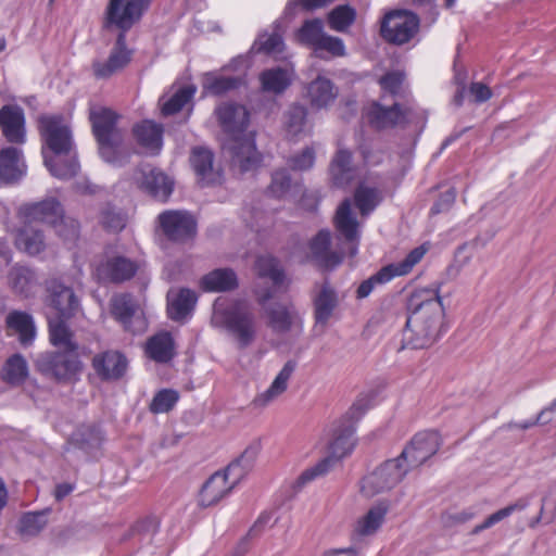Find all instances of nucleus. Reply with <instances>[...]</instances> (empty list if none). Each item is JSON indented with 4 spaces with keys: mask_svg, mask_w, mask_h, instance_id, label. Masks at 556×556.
I'll use <instances>...</instances> for the list:
<instances>
[{
    "mask_svg": "<svg viewBox=\"0 0 556 556\" xmlns=\"http://www.w3.org/2000/svg\"><path fill=\"white\" fill-rule=\"evenodd\" d=\"M404 341L413 349L433 344L443 331L444 308L440 288L420 289L410 298Z\"/></svg>",
    "mask_w": 556,
    "mask_h": 556,
    "instance_id": "f257e3e1",
    "label": "nucleus"
},
{
    "mask_svg": "<svg viewBox=\"0 0 556 556\" xmlns=\"http://www.w3.org/2000/svg\"><path fill=\"white\" fill-rule=\"evenodd\" d=\"M39 132L43 162L51 175L59 179L74 177L79 164L66 121L59 115H43L39 118Z\"/></svg>",
    "mask_w": 556,
    "mask_h": 556,
    "instance_id": "f03ea898",
    "label": "nucleus"
},
{
    "mask_svg": "<svg viewBox=\"0 0 556 556\" xmlns=\"http://www.w3.org/2000/svg\"><path fill=\"white\" fill-rule=\"evenodd\" d=\"M216 115L229 136L225 149L229 152L232 164L242 172L255 169L262 155L255 146V132L247 130V109L243 105L226 103L216 109Z\"/></svg>",
    "mask_w": 556,
    "mask_h": 556,
    "instance_id": "7ed1b4c3",
    "label": "nucleus"
},
{
    "mask_svg": "<svg viewBox=\"0 0 556 556\" xmlns=\"http://www.w3.org/2000/svg\"><path fill=\"white\" fill-rule=\"evenodd\" d=\"M211 324L213 327L226 329L238 349L249 348L257 338V318L243 301L217 298L213 305Z\"/></svg>",
    "mask_w": 556,
    "mask_h": 556,
    "instance_id": "20e7f679",
    "label": "nucleus"
},
{
    "mask_svg": "<svg viewBox=\"0 0 556 556\" xmlns=\"http://www.w3.org/2000/svg\"><path fill=\"white\" fill-rule=\"evenodd\" d=\"M90 119L103 161L117 167L125 165L128 162L129 153L124 135L116 126V114L109 109L98 108L90 112Z\"/></svg>",
    "mask_w": 556,
    "mask_h": 556,
    "instance_id": "39448f33",
    "label": "nucleus"
},
{
    "mask_svg": "<svg viewBox=\"0 0 556 556\" xmlns=\"http://www.w3.org/2000/svg\"><path fill=\"white\" fill-rule=\"evenodd\" d=\"M254 458L255 452L247 450L225 470L212 475L200 491L199 504L208 507L224 498L250 471Z\"/></svg>",
    "mask_w": 556,
    "mask_h": 556,
    "instance_id": "423d86ee",
    "label": "nucleus"
},
{
    "mask_svg": "<svg viewBox=\"0 0 556 556\" xmlns=\"http://www.w3.org/2000/svg\"><path fill=\"white\" fill-rule=\"evenodd\" d=\"M18 217L25 223L50 224L65 240H73L78 236V223L73 218L65 217L60 202L53 198L22 205L18 208Z\"/></svg>",
    "mask_w": 556,
    "mask_h": 556,
    "instance_id": "0eeeda50",
    "label": "nucleus"
},
{
    "mask_svg": "<svg viewBox=\"0 0 556 556\" xmlns=\"http://www.w3.org/2000/svg\"><path fill=\"white\" fill-rule=\"evenodd\" d=\"M353 434L354 429L350 424L343 427H336L333 429L332 440L329 444V455L316 465L305 469L296 480L298 485L303 486L316 478L326 475L336 463L349 455L354 448Z\"/></svg>",
    "mask_w": 556,
    "mask_h": 556,
    "instance_id": "6e6552de",
    "label": "nucleus"
},
{
    "mask_svg": "<svg viewBox=\"0 0 556 556\" xmlns=\"http://www.w3.org/2000/svg\"><path fill=\"white\" fill-rule=\"evenodd\" d=\"M418 16L407 10H394L384 14L380 24V35L388 42L404 45L418 31Z\"/></svg>",
    "mask_w": 556,
    "mask_h": 556,
    "instance_id": "1a4fd4ad",
    "label": "nucleus"
},
{
    "mask_svg": "<svg viewBox=\"0 0 556 556\" xmlns=\"http://www.w3.org/2000/svg\"><path fill=\"white\" fill-rule=\"evenodd\" d=\"M408 472L401 459L393 458L383 463L362 480L361 491L367 497L389 491L397 485Z\"/></svg>",
    "mask_w": 556,
    "mask_h": 556,
    "instance_id": "9d476101",
    "label": "nucleus"
},
{
    "mask_svg": "<svg viewBox=\"0 0 556 556\" xmlns=\"http://www.w3.org/2000/svg\"><path fill=\"white\" fill-rule=\"evenodd\" d=\"M426 252L427 249L424 245L417 247L403 261L382 267L378 273L359 285L356 291L357 298H367L377 285H383L395 277L407 275L421 261Z\"/></svg>",
    "mask_w": 556,
    "mask_h": 556,
    "instance_id": "9b49d317",
    "label": "nucleus"
},
{
    "mask_svg": "<svg viewBox=\"0 0 556 556\" xmlns=\"http://www.w3.org/2000/svg\"><path fill=\"white\" fill-rule=\"evenodd\" d=\"M35 365L40 372L56 380H71L81 368L76 350L42 353Z\"/></svg>",
    "mask_w": 556,
    "mask_h": 556,
    "instance_id": "f8f14e48",
    "label": "nucleus"
},
{
    "mask_svg": "<svg viewBox=\"0 0 556 556\" xmlns=\"http://www.w3.org/2000/svg\"><path fill=\"white\" fill-rule=\"evenodd\" d=\"M152 0H109L105 16L109 27L124 34L140 22Z\"/></svg>",
    "mask_w": 556,
    "mask_h": 556,
    "instance_id": "ddd939ff",
    "label": "nucleus"
},
{
    "mask_svg": "<svg viewBox=\"0 0 556 556\" xmlns=\"http://www.w3.org/2000/svg\"><path fill=\"white\" fill-rule=\"evenodd\" d=\"M258 303L262 305L268 326L276 332H287L300 321L294 306L283 302H269L276 296L275 291L257 290Z\"/></svg>",
    "mask_w": 556,
    "mask_h": 556,
    "instance_id": "4468645a",
    "label": "nucleus"
},
{
    "mask_svg": "<svg viewBox=\"0 0 556 556\" xmlns=\"http://www.w3.org/2000/svg\"><path fill=\"white\" fill-rule=\"evenodd\" d=\"M440 444L441 441L438 432H419L396 458L401 459L404 467H408L409 471L432 457L438 452Z\"/></svg>",
    "mask_w": 556,
    "mask_h": 556,
    "instance_id": "2eb2a0df",
    "label": "nucleus"
},
{
    "mask_svg": "<svg viewBox=\"0 0 556 556\" xmlns=\"http://www.w3.org/2000/svg\"><path fill=\"white\" fill-rule=\"evenodd\" d=\"M131 180L137 188L148 192L159 201L165 202L173 192L174 182L163 172L149 164L134 170Z\"/></svg>",
    "mask_w": 556,
    "mask_h": 556,
    "instance_id": "dca6fc26",
    "label": "nucleus"
},
{
    "mask_svg": "<svg viewBox=\"0 0 556 556\" xmlns=\"http://www.w3.org/2000/svg\"><path fill=\"white\" fill-rule=\"evenodd\" d=\"M137 269L135 262L113 253H105L94 264V275L100 281L122 282L130 279Z\"/></svg>",
    "mask_w": 556,
    "mask_h": 556,
    "instance_id": "f3484780",
    "label": "nucleus"
},
{
    "mask_svg": "<svg viewBox=\"0 0 556 556\" xmlns=\"http://www.w3.org/2000/svg\"><path fill=\"white\" fill-rule=\"evenodd\" d=\"M49 292V308L53 316L71 318L79 309V302L73 290L56 279L47 285Z\"/></svg>",
    "mask_w": 556,
    "mask_h": 556,
    "instance_id": "a211bd4d",
    "label": "nucleus"
},
{
    "mask_svg": "<svg viewBox=\"0 0 556 556\" xmlns=\"http://www.w3.org/2000/svg\"><path fill=\"white\" fill-rule=\"evenodd\" d=\"M132 51L126 46L124 34H119L105 61H93L92 71L97 78H109L122 71L131 60Z\"/></svg>",
    "mask_w": 556,
    "mask_h": 556,
    "instance_id": "6ab92c4d",
    "label": "nucleus"
},
{
    "mask_svg": "<svg viewBox=\"0 0 556 556\" xmlns=\"http://www.w3.org/2000/svg\"><path fill=\"white\" fill-rule=\"evenodd\" d=\"M159 222L164 233L173 241H185L195 233V220L186 212H164L160 214Z\"/></svg>",
    "mask_w": 556,
    "mask_h": 556,
    "instance_id": "aec40b11",
    "label": "nucleus"
},
{
    "mask_svg": "<svg viewBox=\"0 0 556 556\" xmlns=\"http://www.w3.org/2000/svg\"><path fill=\"white\" fill-rule=\"evenodd\" d=\"M112 314L129 331L141 332L146 329L142 312L129 295L122 294L112 300Z\"/></svg>",
    "mask_w": 556,
    "mask_h": 556,
    "instance_id": "412c9836",
    "label": "nucleus"
},
{
    "mask_svg": "<svg viewBox=\"0 0 556 556\" xmlns=\"http://www.w3.org/2000/svg\"><path fill=\"white\" fill-rule=\"evenodd\" d=\"M338 93L332 80L324 75H317L304 87V98L313 110L328 109L336 101Z\"/></svg>",
    "mask_w": 556,
    "mask_h": 556,
    "instance_id": "4be33fe9",
    "label": "nucleus"
},
{
    "mask_svg": "<svg viewBox=\"0 0 556 556\" xmlns=\"http://www.w3.org/2000/svg\"><path fill=\"white\" fill-rule=\"evenodd\" d=\"M364 117L377 129L393 127L407 119L406 113L399 105L386 108L378 102H371L364 109Z\"/></svg>",
    "mask_w": 556,
    "mask_h": 556,
    "instance_id": "5701e85b",
    "label": "nucleus"
},
{
    "mask_svg": "<svg viewBox=\"0 0 556 556\" xmlns=\"http://www.w3.org/2000/svg\"><path fill=\"white\" fill-rule=\"evenodd\" d=\"M0 127L8 141L23 143L25 141V117L17 105H4L0 110Z\"/></svg>",
    "mask_w": 556,
    "mask_h": 556,
    "instance_id": "b1692460",
    "label": "nucleus"
},
{
    "mask_svg": "<svg viewBox=\"0 0 556 556\" xmlns=\"http://www.w3.org/2000/svg\"><path fill=\"white\" fill-rule=\"evenodd\" d=\"M197 300L195 292L190 289H170L167 293L168 316L173 320H185L191 315Z\"/></svg>",
    "mask_w": 556,
    "mask_h": 556,
    "instance_id": "393cba45",
    "label": "nucleus"
},
{
    "mask_svg": "<svg viewBox=\"0 0 556 556\" xmlns=\"http://www.w3.org/2000/svg\"><path fill=\"white\" fill-rule=\"evenodd\" d=\"M295 369L293 362H287L280 371L277 374L270 386L257 394L253 401L256 407L264 408L271 403L276 402L288 389L289 380L291 379Z\"/></svg>",
    "mask_w": 556,
    "mask_h": 556,
    "instance_id": "a878e982",
    "label": "nucleus"
},
{
    "mask_svg": "<svg viewBox=\"0 0 556 556\" xmlns=\"http://www.w3.org/2000/svg\"><path fill=\"white\" fill-rule=\"evenodd\" d=\"M26 174V165L22 151L17 148H5L0 151V181L14 182Z\"/></svg>",
    "mask_w": 556,
    "mask_h": 556,
    "instance_id": "bb28decb",
    "label": "nucleus"
},
{
    "mask_svg": "<svg viewBox=\"0 0 556 556\" xmlns=\"http://www.w3.org/2000/svg\"><path fill=\"white\" fill-rule=\"evenodd\" d=\"M134 136L147 154H156L163 146V127L151 121H143L134 127Z\"/></svg>",
    "mask_w": 556,
    "mask_h": 556,
    "instance_id": "cd10ccee",
    "label": "nucleus"
},
{
    "mask_svg": "<svg viewBox=\"0 0 556 556\" xmlns=\"http://www.w3.org/2000/svg\"><path fill=\"white\" fill-rule=\"evenodd\" d=\"M308 110L305 105L293 103L285 113L283 129L290 139L309 135L313 126L307 119Z\"/></svg>",
    "mask_w": 556,
    "mask_h": 556,
    "instance_id": "c85d7f7f",
    "label": "nucleus"
},
{
    "mask_svg": "<svg viewBox=\"0 0 556 556\" xmlns=\"http://www.w3.org/2000/svg\"><path fill=\"white\" fill-rule=\"evenodd\" d=\"M329 175L332 184L337 187H345L355 178V167L352 164V153L339 148L330 163Z\"/></svg>",
    "mask_w": 556,
    "mask_h": 556,
    "instance_id": "c756f323",
    "label": "nucleus"
},
{
    "mask_svg": "<svg viewBox=\"0 0 556 556\" xmlns=\"http://www.w3.org/2000/svg\"><path fill=\"white\" fill-rule=\"evenodd\" d=\"M293 79L294 70L291 66L268 68L260 74L262 90L274 94L285 92Z\"/></svg>",
    "mask_w": 556,
    "mask_h": 556,
    "instance_id": "7c9ffc66",
    "label": "nucleus"
},
{
    "mask_svg": "<svg viewBox=\"0 0 556 556\" xmlns=\"http://www.w3.org/2000/svg\"><path fill=\"white\" fill-rule=\"evenodd\" d=\"M92 365L103 379H117L126 371L127 361L118 352H104L94 356Z\"/></svg>",
    "mask_w": 556,
    "mask_h": 556,
    "instance_id": "2f4dec72",
    "label": "nucleus"
},
{
    "mask_svg": "<svg viewBox=\"0 0 556 556\" xmlns=\"http://www.w3.org/2000/svg\"><path fill=\"white\" fill-rule=\"evenodd\" d=\"M197 91L195 86H173L169 91L160 98V105L163 115H173L179 112L193 98Z\"/></svg>",
    "mask_w": 556,
    "mask_h": 556,
    "instance_id": "473e14b6",
    "label": "nucleus"
},
{
    "mask_svg": "<svg viewBox=\"0 0 556 556\" xmlns=\"http://www.w3.org/2000/svg\"><path fill=\"white\" fill-rule=\"evenodd\" d=\"M8 285L16 295L29 298L35 293L37 278L28 267L15 265L8 274Z\"/></svg>",
    "mask_w": 556,
    "mask_h": 556,
    "instance_id": "72a5a7b5",
    "label": "nucleus"
},
{
    "mask_svg": "<svg viewBox=\"0 0 556 556\" xmlns=\"http://www.w3.org/2000/svg\"><path fill=\"white\" fill-rule=\"evenodd\" d=\"M388 509V505L383 503L372 506L365 515L355 521L353 535L364 538L375 534L382 526Z\"/></svg>",
    "mask_w": 556,
    "mask_h": 556,
    "instance_id": "f704fd0d",
    "label": "nucleus"
},
{
    "mask_svg": "<svg viewBox=\"0 0 556 556\" xmlns=\"http://www.w3.org/2000/svg\"><path fill=\"white\" fill-rule=\"evenodd\" d=\"M191 164L202 185H213L220 181V173L213 167V154L206 149H194Z\"/></svg>",
    "mask_w": 556,
    "mask_h": 556,
    "instance_id": "c9c22d12",
    "label": "nucleus"
},
{
    "mask_svg": "<svg viewBox=\"0 0 556 556\" xmlns=\"http://www.w3.org/2000/svg\"><path fill=\"white\" fill-rule=\"evenodd\" d=\"M331 235L328 230H320L311 242L313 256L325 267L332 268L341 263L342 257L329 250Z\"/></svg>",
    "mask_w": 556,
    "mask_h": 556,
    "instance_id": "e433bc0d",
    "label": "nucleus"
},
{
    "mask_svg": "<svg viewBox=\"0 0 556 556\" xmlns=\"http://www.w3.org/2000/svg\"><path fill=\"white\" fill-rule=\"evenodd\" d=\"M65 317L53 316L48 313L50 342L60 350H77V344L73 341Z\"/></svg>",
    "mask_w": 556,
    "mask_h": 556,
    "instance_id": "4c0bfd02",
    "label": "nucleus"
},
{
    "mask_svg": "<svg viewBox=\"0 0 556 556\" xmlns=\"http://www.w3.org/2000/svg\"><path fill=\"white\" fill-rule=\"evenodd\" d=\"M334 223L338 231L351 242L359 238L358 223L351 208L350 200H344L337 210Z\"/></svg>",
    "mask_w": 556,
    "mask_h": 556,
    "instance_id": "58836bf2",
    "label": "nucleus"
},
{
    "mask_svg": "<svg viewBox=\"0 0 556 556\" xmlns=\"http://www.w3.org/2000/svg\"><path fill=\"white\" fill-rule=\"evenodd\" d=\"M237 286V276L233 270L219 268L212 270L201 279V288L208 292H223Z\"/></svg>",
    "mask_w": 556,
    "mask_h": 556,
    "instance_id": "ea45409f",
    "label": "nucleus"
},
{
    "mask_svg": "<svg viewBox=\"0 0 556 556\" xmlns=\"http://www.w3.org/2000/svg\"><path fill=\"white\" fill-rule=\"evenodd\" d=\"M150 358L159 363L170 361L175 354L174 341L168 332H160L152 337L146 348Z\"/></svg>",
    "mask_w": 556,
    "mask_h": 556,
    "instance_id": "a19ab883",
    "label": "nucleus"
},
{
    "mask_svg": "<svg viewBox=\"0 0 556 556\" xmlns=\"http://www.w3.org/2000/svg\"><path fill=\"white\" fill-rule=\"evenodd\" d=\"M338 303L333 289L325 285L314 300L316 324L326 326Z\"/></svg>",
    "mask_w": 556,
    "mask_h": 556,
    "instance_id": "79ce46f5",
    "label": "nucleus"
},
{
    "mask_svg": "<svg viewBox=\"0 0 556 556\" xmlns=\"http://www.w3.org/2000/svg\"><path fill=\"white\" fill-rule=\"evenodd\" d=\"M15 245L29 255L39 254L45 249V238L41 231L25 226L15 235Z\"/></svg>",
    "mask_w": 556,
    "mask_h": 556,
    "instance_id": "37998d69",
    "label": "nucleus"
},
{
    "mask_svg": "<svg viewBox=\"0 0 556 556\" xmlns=\"http://www.w3.org/2000/svg\"><path fill=\"white\" fill-rule=\"evenodd\" d=\"M302 187L298 184H292L290 175L287 169H277L271 177V182L268 192L271 197L277 199H291L295 192L301 191Z\"/></svg>",
    "mask_w": 556,
    "mask_h": 556,
    "instance_id": "c03bdc74",
    "label": "nucleus"
},
{
    "mask_svg": "<svg viewBox=\"0 0 556 556\" xmlns=\"http://www.w3.org/2000/svg\"><path fill=\"white\" fill-rule=\"evenodd\" d=\"M10 329L18 333L22 344H29L35 338V326L30 315L23 312H12L7 317Z\"/></svg>",
    "mask_w": 556,
    "mask_h": 556,
    "instance_id": "a18cd8bd",
    "label": "nucleus"
},
{
    "mask_svg": "<svg viewBox=\"0 0 556 556\" xmlns=\"http://www.w3.org/2000/svg\"><path fill=\"white\" fill-rule=\"evenodd\" d=\"M241 83L240 77H225L217 73H205L202 78L203 91L215 96L233 89Z\"/></svg>",
    "mask_w": 556,
    "mask_h": 556,
    "instance_id": "49530a36",
    "label": "nucleus"
},
{
    "mask_svg": "<svg viewBox=\"0 0 556 556\" xmlns=\"http://www.w3.org/2000/svg\"><path fill=\"white\" fill-rule=\"evenodd\" d=\"M255 268L260 278H267L271 281L273 288L266 290L277 292V289L283 282V273L279 268L277 261L268 255L260 256L256 261Z\"/></svg>",
    "mask_w": 556,
    "mask_h": 556,
    "instance_id": "de8ad7c7",
    "label": "nucleus"
},
{
    "mask_svg": "<svg viewBox=\"0 0 556 556\" xmlns=\"http://www.w3.org/2000/svg\"><path fill=\"white\" fill-rule=\"evenodd\" d=\"M102 440V432L94 425L79 427L71 438L73 444L86 451L99 447Z\"/></svg>",
    "mask_w": 556,
    "mask_h": 556,
    "instance_id": "09e8293b",
    "label": "nucleus"
},
{
    "mask_svg": "<svg viewBox=\"0 0 556 556\" xmlns=\"http://www.w3.org/2000/svg\"><path fill=\"white\" fill-rule=\"evenodd\" d=\"M28 375V365L20 354L12 355L3 367V379L12 384L22 383Z\"/></svg>",
    "mask_w": 556,
    "mask_h": 556,
    "instance_id": "8fccbe9b",
    "label": "nucleus"
},
{
    "mask_svg": "<svg viewBox=\"0 0 556 556\" xmlns=\"http://www.w3.org/2000/svg\"><path fill=\"white\" fill-rule=\"evenodd\" d=\"M325 34L323 21L313 18L303 23L301 28L296 31V39L299 42L314 49Z\"/></svg>",
    "mask_w": 556,
    "mask_h": 556,
    "instance_id": "3c124183",
    "label": "nucleus"
},
{
    "mask_svg": "<svg viewBox=\"0 0 556 556\" xmlns=\"http://www.w3.org/2000/svg\"><path fill=\"white\" fill-rule=\"evenodd\" d=\"M356 12L349 5H339L328 14V24L332 30L343 33L355 21Z\"/></svg>",
    "mask_w": 556,
    "mask_h": 556,
    "instance_id": "603ef678",
    "label": "nucleus"
},
{
    "mask_svg": "<svg viewBox=\"0 0 556 556\" xmlns=\"http://www.w3.org/2000/svg\"><path fill=\"white\" fill-rule=\"evenodd\" d=\"M381 200L380 192L375 188L361 185L355 192V203L363 215H368Z\"/></svg>",
    "mask_w": 556,
    "mask_h": 556,
    "instance_id": "864d4df0",
    "label": "nucleus"
},
{
    "mask_svg": "<svg viewBox=\"0 0 556 556\" xmlns=\"http://www.w3.org/2000/svg\"><path fill=\"white\" fill-rule=\"evenodd\" d=\"M314 52L317 55H323L324 52L332 58H342L346 54V49L343 40L339 37L325 34L318 43L314 47Z\"/></svg>",
    "mask_w": 556,
    "mask_h": 556,
    "instance_id": "5fc2aeb1",
    "label": "nucleus"
},
{
    "mask_svg": "<svg viewBox=\"0 0 556 556\" xmlns=\"http://www.w3.org/2000/svg\"><path fill=\"white\" fill-rule=\"evenodd\" d=\"M178 400L179 394L177 391L163 389L154 395L150 404V409L154 414L167 413L176 405Z\"/></svg>",
    "mask_w": 556,
    "mask_h": 556,
    "instance_id": "6e6d98bb",
    "label": "nucleus"
},
{
    "mask_svg": "<svg viewBox=\"0 0 556 556\" xmlns=\"http://www.w3.org/2000/svg\"><path fill=\"white\" fill-rule=\"evenodd\" d=\"M525 507H526V504L520 503V502L510 504V505L493 513L492 515H490L482 523L477 525L472 529V533L478 534L481 531L489 529V528L493 527L494 525L501 522L505 518L509 517L516 510H522Z\"/></svg>",
    "mask_w": 556,
    "mask_h": 556,
    "instance_id": "4d7b16f0",
    "label": "nucleus"
},
{
    "mask_svg": "<svg viewBox=\"0 0 556 556\" xmlns=\"http://www.w3.org/2000/svg\"><path fill=\"white\" fill-rule=\"evenodd\" d=\"M285 43L279 34H262L253 45V49L268 54H279L283 51Z\"/></svg>",
    "mask_w": 556,
    "mask_h": 556,
    "instance_id": "13d9d810",
    "label": "nucleus"
},
{
    "mask_svg": "<svg viewBox=\"0 0 556 556\" xmlns=\"http://www.w3.org/2000/svg\"><path fill=\"white\" fill-rule=\"evenodd\" d=\"M316 153L313 147H305L300 152L294 153L288 160L289 166L293 170H308L314 166Z\"/></svg>",
    "mask_w": 556,
    "mask_h": 556,
    "instance_id": "bf43d9fd",
    "label": "nucleus"
},
{
    "mask_svg": "<svg viewBox=\"0 0 556 556\" xmlns=\"http://www.w3.org/2000/svg\"><path fill=\"white\" fill-rule=\"evenodd\" d=\"M332 0H289L285 14L293 16L299 10L312 11L329 4Z\"/></svg>",
    "mask_w": 556,
    "mask_h": 556,
    "instance_id": "052dcab7",
    "label": "nucleus"
},
{
    "mask_svg": "<svg viewBox=\"0 0 556 556\" xmlns=\"http://www.w3.org/2000/svg\"><path fill=\"white\" fill-rule=\"evenodd\" d=\"M42 514H26L21 520V532L26 535H34L45 527Z\"/></svg>",
    "mask_w": 556,
    "mask_h": 556,
    "instance_id": "680f3d73",
    "label": "nucleus"
},
{
    "mask_svg": "<svg viewBox=\"0 0 556 556\" xmlns=\"http://www.w3.org/2000/svg\"><path fill=\"white\" fill-rule=\"evenodd\" d=\"M101 224L109 230L119 231L125 227V217L113 208H106L101 213Z\"/></svg>",
    "mask_w": 556,
    "mask_h": 556,
    "instance_id": "e2e57ef3",
    "label": "nucleus"
},
{
    "mask_svg": "<svg viewBox=\"0 0 556 556\" xmlns=\"http://www.w3.org/2000/svg\"><path fill=\"white\" fill-rule=\"evenodd\" d=\"M404 80V75L401 72H391L380 78L379 83L383 90L391 93H396Z\"/></svg>",
    "mask_w": 556,
    "mask_h": 556,
    "instance_id": "0e129e2a",
    "label": "nucleus"
},
{
    "mask_svg": "<svg viewBox=\"0 0 556 556\" xmlns=\"http://www.w3.org/2000/svg\"><path fill=\"white\" fill-rule=\"evenodd\" d=\"M469 91L475 102H485L492 96L490 88L481 83L471 84Z\"/></svg>",
    "mask_w": 556,
    "mask_h": 556,
    "instance_id": "69168bd1",
    "label": "nucleus"
},
{
    "mask_svg": "<svg viewBox=\"0 0 556 556\" xmlns=\"http://www.w3.org/2000/svg\"><path fill=\"white\" fill-rule=\"evenodd\" d=\"M456 192L454 189H448L441 194L439 201L433 205L432 211L434 213H441L447 210L455 201Z\"/></svg>",
    "mask_w": 556,
    "mask_h": 556,
    "instance_id": "338daca9",
    "label": "nucleus"
},
{
    "mask_svg": "<svg viewBox=\"0 0 556 556\" xmlns=\"http://www.w3.org/2000/svg\"><path fill=\"white\" fill-rule=\"evenodd\" d=\"M321 556H358V549L353 546L331 548L324 552Z\"/></svg>",
    "mask_w": 556,
    "mask_h": 556,
    "instance_id": "774afa93",
    "label": "nucleus"
}]
</instances>
